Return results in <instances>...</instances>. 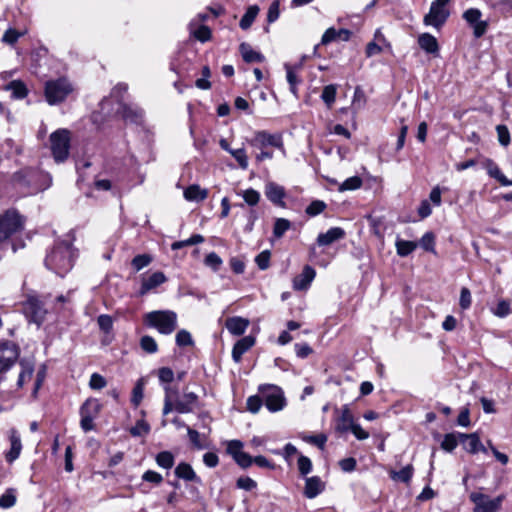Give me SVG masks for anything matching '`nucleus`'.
I'll list each match as a JSON object with an SVG mask.
<instances>
[{"label": "nucleus", "mask_w": 512, "mask_h": 512, "mask_svg": "<svg viewBox=\"0 0 512 512\" xmlns=\"http://www.w3.org/2000/svg\"><path fill=\"white\" fill-rule=\"evenodd\" d=\"M152 261V257L148 254L137 255L132 260V266L136 271H140L144 267L148 266Z\"/></svg>", "instance_id": "48"}, {"label": "nucleus", "mask_w": 512, "mask_h": 512, "mask_svg": "<svg viewBox=\"0 0 512 512\" xmlns=\"http://www.w3.org/2000/svg\"><path fill=\"white\" fill-rule=\"evenodd\" d=\"M239 49L243 60L247 63H260L265 60V57L261 53L253 50L252 47L247 43H241Z\"/></svg>", "instance_id": "31"}, {"label": "nucleus", "mask_w": 512, "mask_h": 512, "mask_svg": "<svg viewBox=\"0 0 512 512\" xmlns=\"http://www.w3.org/2000/svg\"><path fill=\"white\" fill-rule=\"evenodd\" d=\"M316 276V271L311 266L306 265L301 274L293 280V288L295 290H305L309 287Z\"/></svg>", "instance_id": "24"}, {"label": "nucleus", "mask_w": 512, "mask_h": 512, "mask_svg": "<svg viewBox=\"0 0 512 512\" xmlns=\"http://www.w3.org/2000/svg\"><path fill=\"white\" fill-rule=\"evenodd\" d=\"M242 196L249 206L257 205L260 200V193L252 188L245 190Z\"/></svg>", "instance_id": "51"}, {"label": "nucleus", "mask_w": 512, "mask_h": 512, "mask_svg": "<svg viewBox=\"0 0 512 512\" xmlns=\"http://www.w3.org/2000/svg\"><path fill=\"white\" fill-rule=\"evenodd\" d=\"M72 91L73 87L66 78L49 80L45 83L44 94L50 105L63 102Z\"/></svg>", "instance_id": "3"}, {"label": "nucleus", "mask_w": 512, "mask_h": 512, "mask_svg": "<svg viewBox=\"0 0 512 512\" xmlns=\"http://www.w3.org/2000/svg\"><path fill=\"white\" fill-rule=\"evenodd\" d=\"M140 347L147 353H155L158 350V345L155 339L151 336L145 335L140 339Z\"/></svg>", "instance_id": "46"}, {"label": "nucleus", "mask_w": 512, "mask_h": 512, "mask_svg": "<svg viewBox=\"0 0 512 512\" xmlns=\"http://www.w3.org/2000/svg\"><path fill=\"white\" fill-rule=\"evenodd\" d=\"M103 113L107 116L120 115L125 122L136 124L140 123L143 118L142 109L136 106L127 105L123 103V101H118L117 107H112Z\"/></svg>", "instance_id": "10"}, {"label": "nucleus", "mask_w": 512, "mask_h": 512, "mask_svg": "<svg viewBox=\"0 0 512 512\" xmlns=\"http://www.w3.org/2000/svg\"><path fill=\"white\" fill-rule=\"evenodd\" d=\"M395 246L397 254L401 257H405L411 254L417 248V243L413 241L397 239Z\"/></svg>", "instance_id": "35"}, {"label": "nucleus", "mask_w": 512, "mask_h": 512, "mask_svg": "<svg viewBox=\"0 0 512 512\" xmlns=\"http://www.w3.org/2000/svg\"><path fill=\"white\" fill-rule=\"evenodd\" d=\"M102 405L96 398H88L80 407V427L84 432L94 429V420L98 417Z\"/></svg>", "instance_id": "7"}, {"label": "nucleus", "mask_w": 512, "mask_h": 512, "mask_svg": "<svg viewBox=\"0 0 512 512\" xmlns=\"http://www.w3.org/2000/svg\"><path fill=\"white\" fill-rule=\"evenodd\" d=\"M208 191L206 189H202L199 185H190L184 190V198L187 201H195L200 202L207 198Z\"/></svg>", "instance_id": "33"}, {"label": "nucleus", "mask_w": 512, "mask_h": 512, "mask_svg": "<svg viewBox=\"0 0 512 512\" xmlns=\"http://www.w3.org/2000/svg\"><path fill=\"white\" fill-rule=\"evenodd\" d=\"M492 313L499 318L508 316L512 313L511 302L506 299L500 300L496 307L492 309Z\"/></svg>", "instance_id": "40"}, {"label": "nucleus", "mask_w": 512, "mask_h": 512, "mask_svg": "<svg viewBox=\"0 0 512 512\" xmlns=\"http://www.w3.org/2000/svg\"><path fill=\"white\" fill-rule=\"evenodd\" d=\"M10 450L6 452L5 459L8 463L14 462L21 454L22 442L18 431L15 428L9 431Z\"/></svg>", "instance_id": "19"}, {"label": "nucleus", "mask_w": 512, "mask_h": 512, "mask_svg": "<svg viewBox=\"0 0 512 512\" xmlns=\"http://www.w3.org/2000/svg\"><path fill=\"white\" fill-rule=\"evenodd\" d=\"M51 151L56 162H63L69 155L70 132L58 129L50 135Z\"/></svg>", "instance_id": "4"}, {"label": "nucleus", "mask_w": 512, "mask_h": 512, "mask_svg": "<svg viewBox=\"0 0 512 512\" xmlns=\"http://www.w3.org/2000/svg\"><path fill=\"white\" fill-rule=\"evenodd\" d=\"M279 1L278 0H275L271 3V5L269 6V9H268V13H267V21L269 23H273L274 21H276L279 17V14H280V9H279Z\"/></svg>", "instance_id": "64"}, {"label": "nucleus", "mask_w": 512, "mask_h": 512, "mask_svg": "<svg viewBox=\"0 0 512 512\" xmlns=\"http://www.w3.org/2000/svg\"><path fill=\"white\" fill-rule=\"evenodd\" d=\"M156 463L158 466L164 469H170L174 465V456L169 451H162L156 455Z\"/></svg>", "instance_id": "38"}, {"label": "nucleus", "mask_w": 512, "mask_h": 512, "mask_svg": "<svg viewBox=\"0 0 512 512\" xmlns=\"http://www.w3.org/2000/svg\"><path fill=\"white\" fill-rule=\"evenodd\" d=\"M23 311L30 322L40 326L45 319L46 309L43 303L35 296H29L23 303Z\"/></svg>", "instance_id": "11"}, {"label": "nucleus", "mask_w": 512, "mask_h": 512, "mask_svg": "<svg viewBox=\"0 0 512 512\" xmlns=\"http://www.w3.org/2000/svg\"><path fill=\"white\" fill-rule=\"evenodd\" d=\"M236 485L239 489H243L245 491H251L257 487L256 481L248 476L239 477Z\"/></svg>", "instance_id": "56"}, {"label": "nucleus", "mask_w": 512, "mask_h": 512, "mask_svg": "<svg viewBox=\"0 0 512 512\" xmlns=\"http://www.w3.org/2000/svg\"><path fill=\"white\" fill-rule=\"evenodd\" d=\"M481 15V11L475 8L468 9L463 14L464 19L473 28V33L476 38L483 36L488 27L487 22L480 19Z\"/></svg>", "instance_id": "15"}, {"label": "nucleus", "mask_w": 512, "mask_h": 512, "mask_svg": "<svg viewBox=\"0 0 512 512\" xmlns=\"http://www.w3.org/2000/svg\"><path fill=\"white\" fill-rule=\"evenodd\" d=\"M166 280V276L160 271L154 272L148 277H143L139 294L142 296L147 294L152 289H155L156 287L163 284Z\"/></svg>", "instance_id": "22"}, {"label": "nucleus", "mask_w": 512, "mask_h": 512, "mask_svg": "<svg viewBox=\"0 0 512 512\" xmlns=\"http://www.w3.org/2000/svg\"><path fill=\"white\" fill-rule=\"evenodd\" d=\"M271 253L269 250H264L258 254L255 258V262L261 270H265L269 267Z\"/></svg>", "instance_id": "60"}, {"label": "nucleus", "mask_w": 512, "mask_h": 512, "mask_svg": "<svg viewBox=\"0 0 512 512\" xmlns=\"http://www.w3.org/2000/svg\"><path fill=\"white\" fill-rule=\"evenodd\" d=\"M177 314L171 310H155L144 315V323L159 333L169 335L177 328Z\"/></svg>", "instance_id": "2"}, {"label": "nucleus", "mask_w": 512, "mask_h": 512, "mask_svg": "<svg viewBox=\"0 0 512 512\" xmlns=\"http://www.w3.org/2000/svg\"><path fill=\"white\" fill-rule=\"evenodd\" d=\"M353 424V415L348 406H344L341 410V415L337 418L336 430L341 433L347 432Z\"/></svg>", "instance_id": "30"}, {"label": "nucleus", "mask_w": 512, "mask_h": 512, "mask_svg": "<svg viewBox=\"0 0 512 512\" xmlns=\"http://www.w3.org/2000/svg\"><path fill=\"white\" fill-rule=\"evenodd\" d=\"M230 154L235 158V160L238 162L239 166L242 169H247L248 158H247L245 149H243V148L234 149L233 151H230Z\"/></svg>", "instance_id": "55"}, {"label": "nucleus", "mask_w": 512, "mask_h": 512, "mask_svg": "<svg viewBox=\"0 0 512 512\" xmlns=\"http://www.w3.org/2000/svg\"><path fill=\"white\" fill-rule=\"evenodd\" d=\"M22 370L19 374L17 384L22 387L26 381H29L33 375V366L29 363H21Z\"/></svg>", "instance_id": "45"}, {"label": "nucleus", "mask_w": 512, "mask_h": 512, "mask_svg": "<svg viewBox=\"0 0 512 512\" xmlns=\"http://www.w3.org/2000/svg\"><path fill=\"white\" fill-rule=\"evenodd\" d=\"M227 330L236 336L242 335L249 326V320L242 317H230L226 320Z\"/></svg>", "instance_id": "28"}, {"label": "nucleus", "mask_w": 512, "mask_h": 512, "mask_svg": "<svg viewBox=\"0 0 512 512\" xmlns=\"http://www.w3.org/2000/svg\"><path fill=\"white\" fill-rule=\"evenodd\" d=\"M362 186V179L359 176L347 178L339 187L340 191L356 190Z\"/></svg>", "instance_id": "47"}, {"label": "nucleus", "mask_w": 512, "mask_h": 512, "mask_svg": "<svg viewBox=\"0 0 512 512\" xmlns=\"http://www.w3.org/2000/svg\"><path fill=\"white\" fill-rule=\"evenodd\" d=\"M337 87L330 84L323 88L321 99L324 101L328 108H331L336 98Z\"/></svg>", "instance_id": "41"}, {"label": "nucleus", "mask_w": 512, "mask_h": 512, "mask_svg": "<svg viewBox=\"0 0 512 512\" xmlns=\"http://www.w3.org/2000/svg\"><path fill=\"white\" fill-rule=\"evenodd\" d=\"M106 385H107L106 379L102 375H100L98 373H93L91 375L90 380H89V387L92 390H101L104 387H106Z\"/></svg>", "instance_id": "52"}, {"label": "nucleus", "mask_w": 512, "mask_h": 512, "mask_svg": "<svg viewBox=\"0 0 512 512\" xmlns=\"http://www.w3.org/2000/svg\"><path fill=\"white\" fill-rule=\"evenodd\" d=\"M414 468L411 464L403 467L400 471H390V478L394 481H399L408 484L413 476Z\"/></svg>", "instance_id": "34"}, {"label": "nucleus", "mask_w": 512, "mask_h": 512, "mask_svg": "<svg viewBox=\"0 0 512 512\" xmlns=\"http://www.w3.org/2000/svg\"><path fill=\"white\" fill-rule=\"evenodd\" d=\"M24 227L23 218L14 210L6 211L0 216V242L7 240Z\"/></svg>", "instance_id": "6"}, {"label": "nucleus", "mask_w": 512, "mask_h": 512, "mask_svg": "<svg viewBox=\"0 0 512 512\" xmlns=\"http://www.w3.org/2000/svg\"><path fill=\"white\" fill-rule=\"evenodd\" d=\"M203 241H204V237L202 235L194 234V235H192L190 238H188L186 240L174 242L171 245V248L173 250H177V249H180V248L185 247V246H190V245H195V244L202 243Z\"/></svg>", "instance_id": "44"}, {"label": "nucleus", "mask_w": 512, "mask_h": 512, "mask_svg": "<svg viewBox=\"0 0 512 512\" xmlns=\"http://www.w3.org/2000/svg\"><path fill=\"white\" fill-rule=\"evenodd\" d=\"M75 254L68 243H58L45 258V266L57 275L63 277L73 267Z\"/></svg>", "instance_id": "1"}, {"label": "nucleus", "mask_w": 512, "mask_h": 512, "mask_svg": "<svg viewBox=\"0 0 512 512\" xmlns=\"http://www.w3.org/2000/svg\"><path fill=\"white\" fill-rule=\"evenodd\" d=\"M325 483L318 476H312L305 479L304 495L308 499H313L323 492Z\"/></svg>", "instance_id": "20"}, {"label": "nucleus", "mask_w": 512, "mask_h": 512, "mask_svg": "<svg viewBox=\"0 0 512 512\" xmlns=\"http://www.w3.org/2000/svg\"><path fill=\"white\" fill-rule=\"evenodd\" d=\"M469 498L474 503L473 512H498L502 507L505 496L499 495L491 499L481 492H472Z\"/></svg>", "instance_id": "9"}, {"label": "nucleus", "mask_w": 512, "mask_h": 512, "mask_svg": "<svg viewBox=\"0 0 512 512\" xmlns=\"http://www.w3.org/2000/svg\"><path fill=\"white\" fill-rule=\"evenodd\" d=\"M297 464L298 470L303 476L309 474L312 471V462L308 457L304 455L299 456Z\"/></svg>", "instance_id": "59"}, {"label": "nucleus", "mask_w": 512, "mask_h": 512, "mask_svg": "<svg viewBox=\"0 0 512 512\" xmlns=\"http://www.w3.org/2000/svg\"><path fill=\"white\" fill-rule=\"evenodd\" d=\"M259 391L263 395L265 406L270 412H278L286 405V400L281 388L275 385L260 386Z\"/></svg>", "instance_id": "8"}, {"label": "nucleus", "mask_w": 512, "mask_h": 512, "mask_svg": "<svg viewBox=\"0 0 512 512\" xmlns=\"http://www.w3.org/2000/svg\"><path fill=\"white\" fill-rule=\"evenodd\" d=\"M450 0H434L431 3L429 12L424 16L423 22L426 26L440 29L449 17L447 5Z\"/></svg>", "instance_id": "5"}, {"label": "nucleus", "mask_w": 512, "mask_h": 512, "mask_svg": "<svg viewBox=\"0 0 512 512\" xmlns=\"http://www.w3.org/2000/svg\"><path fill=\"white\" fill-rule=\"evenodd\" d=\"M7 90L12 92V96L16 99H23L27 96L28 90L21 81L14 80L6 86Z\"/></svg>", "instance_id": "36"}, {"label": "nucleus", "mask_w": 512, "mask_h": 512, "mask_svg": "<svg viewBox=\"0 0 512 512\" xmlns=\"http://www.w3.org/2000/svg\"><path fill=\"white\" fill-rule=\"evenodd\" d=\"M255 344L253 336H245L238 340L232 349V358L236 363H239L244 353H246Z\"/></svg>", "instance_id": "25"}, {"label": "nucleus", "mask_w": 512, "mask_h": 512, "mask_svg": "<svg viewBox=\"0 0 512 512\" xmlns=\"http://www.w3.org/2000/svg\"><path fill=\"white\" fill-rule=\"evenodd\" d=\"M291 227V222L285 218H277L273 227V235L281 238Z\"/></svg>", "instance_id": "42"}, {"label": "nucleus", "mask_w": 512, "mask_h": 512, "mask_svg": "<svg viewBox=\"0 0 512 512\" xmlns=\"http://www.w3.org/2000/svg\"><path fill=\"white\" fill-rule=\"evenodd\" d=\"M472 297L471 292L468 288L463 287L460 293L459 305L463 310L468 309L471 306Z\"/></svg>", "instance_id": "63"}, {"label": "nucleus", "mask_w": 512, "mask_h": 512, "mask_svg": "<svg viewBox=\"0 0 512 512\" xmlns=\"http://www.w3.org/2000/svg\"><path fill=\"white\" fill-rule=\"evenodd\" d=\"M265 196L274 205L281 208L285 207L284 198L286 197L285 188L275 182H268L265 185Z\"/></svg>", "instance_id": "16"}, {"label": "nucleus", "mask_w": 512, "mask_h": 512, "mask_svg": "<svg viewBox=\"0 0 512 512\" xmlns=\"http://www.w3.org/2000/svg\"><path fill=\"white\" fill-rule=\"evenodd\" d=\"M175 340L176 344L180 347L193 345L191 334L184 329L177 332Z\"/></svg>", "instance_id": "49"}, {"label": "nucleus", "mask_w": 512, "mask_h": 512, "mask_svg": "<svg viewBox=\"0 0 512 512\" xmlns=\"http://www.w3.org/2000/svg\"><path fill=\"white\" fill-rule=\"evenodd\" d=\"M174 473L180 479L201 484V479L196 475L192 466L186 462L179 463L176 466Z\"/></svg>", "instance_id": "27"}, {"label": "nucleus", "mask_w": 512, "mask_h": 512, "mask_svg": "<svg viewBox=\"0 0 512 512\" xmlns=\"http://www.w3.org/2000/svg\"><path fill=\"white\" fill-rule=\"evenodd\" d=\"M459 433H448L441 442V448L446 452H452L458 445Z\"/></svg>", "instance_id": "39"}, {"label": "nucleus", "mask_w": 512, "mask_h": 512, "mask_svg": "<svg viewBox=\"0 0 512 512\" xmlns=\"http://www.w3.org/2000/svg\"><path fill=\"white\" fill-rule=\"evenodd\" d=\"M144 396V387L141 381H138L132 391V404L137 407L141 403Z\"/></svg>", "instance_id": "58"}, {"label": "nucleus", "mask_w": 512, "mask_h": 512, "mask_svg": "<svg viewBox=\"0 0 512 512\" xmlns=\"http://www.w3.org/2000/svg\"><path fill=\"white\" fill-rule=\"evenodd\" d=\"M243 443L240 440H231L227 444V452L234 461L242 468L246 469L252 465V456L243 450Z\"/></svg>", "instance_id": "13"}, {"label": "nucleus", "mask_w": 512, "mask_h": 512, "mask_svg": "<svg viewBox=\"0 0 512 512\" xmlns=\"http://www.w3.org/2000/svg\"><path fill=\"white\" fill-rule=\"evenodd\" d=\"M158 378L161 383L169 385L174 379V372L168 367H162L158 370Z\"/></svg>", "instance_id": "61"}, {"label": "nucleus", "mask_w": 512, "mask_h": 512, "mask_svg": "<svg viewBox=\"0 0 512 512\" xmlns=\"http://www.w3.org/2000/svg\"><path fill=\"white\" fill-rule=\"evenodd\" d=\"M419 46L430 54H435L439 50L437 39L429 34V33H423L418 38Z\"/></svg>", "instance_id": "32"}, {"label": "nucleus", "mask_w": 512, "mask_h": 512, "mask_svg": "<svg viewBox=\"0 0 512 512\" xmlns=\"http://www.w3.org/2000/svg\"><path fill=\"white\" fill-rule=\"evenodd\" d=\"M15 503H16V496L12 489L7 490L0 497V507H2V508H10V507L14 506Z\"/></svg>", "instance_id": "57"}, {"label": "nucleus", "mask_w": 512, "mask_h": 512, "mask_svg": "<svg viewBox=\"0 0 512 512\" xmlns=\"http://www.w3.org/2000/svg\"><path fill=\"white\" fill-rule=\"evenodd\" d=\"M327 207V204L322 200L312 201L305 209V212L310 217H315L322 213Z\"/></svg>", "instance_id": "43"}, {"label": "nucleus", "mask_w": 512, "mask_h": 512, "mask_svg": "<svg viewBox=\"0 0 512 512\" xmlns=\"http://www.w3.org/2000/svg\"><path fill=\"white\" fill-rule=\"evenodd\" d=\"M262 404L263 400L259 396H250L246 402L247 410L250 411L251 413H257L262 407Z\"/></svg>", "instance_id": "62"}, {"label": "nucleus", "mask_w": 512, "mask_h": 512, "mask_svg": "<svg viewBox=\"0 0 512 512\" xmlns=\"http://www.w3.org/2000/svg\"><path fill=\"white\" fill-rule=\"evenodd\" d=\"M351 37V31L348 29H339L336 30L335 28L331 27L328 28L321 38V44L327 45L333 41L337 40H343L348 41Z\"/></svg>", "instance_id": "26"}, {"label": "nucleus", "mask_w": 512, "mask_h": 512, "mask_svg": "<svg viewBox=\"0 0 512 512\" xmlns=\"http://www.w3.org/2000/svg\"><path fill=\"white\" fill-rule=\"evenodd\" d=\"M204 263L214 271H218L223 261L215 252H211L205 257Z\"/></svg>", "instance_id": "50"}, {"label": "nucleus", "mask_w": 512, "mask_h": 512, "mask_svg": "<svg viewBox=\"0 0 512 512\" xmlns=\"http://www.w3.org/2000/svg\"><path fill=\"white\" fill-rule=\"evenodd\" d=\"M496 131H497L499 143L502 146L507 147L510 144V132H509L507 126L498 125L496 127Z\"/></svg>", "instance_id": "53"}, {"label": "nucleus", "mask_w": 512, "mask_h": 512, "mask_svg": "<svg viewBox=\"0 0 512 512\" xmlns=\"http://www.w3.org/2000/svg\"><path fill=\"white\" fill-rule=\"evenodd\" d=\"M150 431V426L148 423H146L145 421L143 420H139L137 421V423L135 424V426H133L131 429H130V433L131 435L133 436H144V435H147Z\"/></svg>", "instance_id": "54"}, {"label": "nucleus", "mask_w": 512, "mask_h": 512, "mask_svg": "<svg viewBox=\"0 0 512 512\" xmlns=\"http://www.w3.org/2000/svg\"><path fill=\"white\" fill-rule=\"evenodd\" d=\"M128 86L124 83L117 84L111 91L108 98H104L100 103L101 112H105L112 107H117V102L122 101L123 95L127 92Z\"/></svg>", "instance_id": "17"}, {"label": "nucleus", "mask_w": 512, "mask_h": 512, "mask_svg": "<svg viewBox=\"0 0 512 512\" xmlns=\"http://www.w3.org/2000/svg\"><path fill=\"white\" fill-rule=\"evenodd\" d=\"M18 349L13 343L0 344V373L7 371L17 360Z\"/></svg>", "instance_id": "14"}, {"label": "nucleus", "mask_w": 512, "mask_h": 512, "mask_svg": "<svg viewBox=\"0 0 512 512\" xmlns=\"http://www.w3.org/2000/svg\"><path fill=\"white\" fill-rule=\"evenodd\" d=\"M345 231L341 227H332L325 233H320L317 237L319 246H329L345 237Z\"/></svg>", "instance_id": "23"}, {"label": "nucleus", "mask_w": 512, "mask_h": 512, "mask_svg": "<svg viewBox=\"0 0 512 512\" xmlns=\"http://www.w3.org/2000/svg\"><path fill=\"white\" fill-rule=\"evenodd\" d=\"M253 147L264 149L266 147H275L284 151L283 139L280 134H270L267 131H258L250 140Z\"/></svg>", "instance_id": "12"}, {"label": "nucleus", "mask_w": 512, "mask_h": 512, "mask_svg": "<svg viewBox=\"0 0 512 512\" xmlns=\"http://www.w3.org/2000/svg\"><path fill=\"white\" fill-rule=\"evenodd\" d=\"M198 395L194 392H184L182 399L175 401V411L178 413H190L197 405Z\"/></svg>", "instance_id": "21"}, {"label": "nucleus", "mask_w": 512, "mask_h": 512, "mask_svg": "<svg viewBox=\"0 0 512 512\" xmlns=\"http://www.w3.org/2000/svg\"><path fill=\"white\" fill-rule=\"evenodd\" d=\"M258 12H259L258 6H256V5L250 6L240 20V23H239L240 27L243 30H247L248 28H250V26L252 25V23L254 22V20L257 16Z\"/></svg>", "instance_id": "37"}, {"label": "nucleus", "mask_w": 512, "mask_h": 512, "mask_svg": "<svg viewBox=\"0 0 512 512\" xmlns=\"http://www.w3.org/2000/svg\"><path fill=\"white\" fill-rule=\"evenodd\" d=\"M487 173L490 177L496 179L502 186H512V180H509L500 170L498 165L488 159L485 162Z\"/></svg>", "instance_id": "29"}, {"label": "nucleus", "mask_w": 512, "mask_h": 512, "mask_svg": "<svg viewBox=\"0 0 512 512\" xmlns=\"http://www.w3.org/2000/svg\"><path fill=\"white\" fill-rule=\"evenodd\" d=\"M459 440L464 444L466 451L471 454H476L479 451L484 453L487 452V448L481 443L480 437L477 433H459Z\"/></svg>", "instance_id": "18"}]
</instances>
